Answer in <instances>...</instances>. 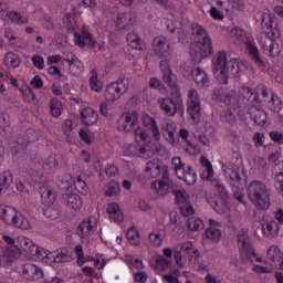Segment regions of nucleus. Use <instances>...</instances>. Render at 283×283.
Here are the masks:
<instances>
[{"instance_id":"f8f14e48","label":"nucleus","mask_w":283,"mask_h":283,"mask_svg":"<svg viewBox=\"0 0 283 283\" xmlns=\"http://www.w3.org/2000/svg\"><path fill=\"white\" fill-rule=\"evenodd\" d=\"M212 98L218 103H224L229 107H238L235 97L224 88H214Z\"/></svg>"},{"instance_id":"1a4fd4ad","label":"nucleus","mask_w":283,"mask_h":283,"mask_svg":"<svg viewBox=\"0 0 283 283\" xmlns=\"http://www.w3.org/2000/svg\"><path fill=\"white\" fill-rule=\"evenodd\" d=\"M200 109V98H198V92H196L195 90L189 91L187 112L195 123H200V116H202Z\"/></svg>"},{"instance_id":"a19ab883","label":"nucleus","mask_w":283,"mask_h":283,"mask_svg":"<svg viewBox=\"0 0 283 283\" xmlns=\"http://www.w3.org/2000/svg\"><path fill=\"white\" fill-rule=\"evenodd\" d=\"M4 65L7 67H19L21 65V57L12 52H8L4 55Z\"/></svg>"},{"instance_id":"09e8293b","label":"nucleus","mask_w":283,"mask_h":283,"mask_svg":"<svg viewBox=\"0 0 283 283\" xmlns=\"http://www.w3.org/2000/svg\"><path fill=\"white\" fill-rule=\"evenodd\" d=\"M7 17L12 23H17L18 25H23V23H28L29 21L27 15H21V13L17 11L7 12Z\"/></svg>"},{"instance_id":"e2e57ef3","label":"nucleus","mask_w":283,"mask_h":283,"mask_svg":"<svg viewBox=\"0 0 283 283\" xmlns=\"http://www.w3.org/2000/svg\"><path fill=\"white\" fill-rule=\"evenodd\" d=\"M179 211L184 218H189V216H193V213H196V211H193V205L189 201L181 203V206H179Z\"/></svg>"},{"instance_id":"aec40b11","label":"nucleus","mask_w":283,"mask_h":283,"mask_svg":"<svg viewBox=\"0 0 283 283\" xmlns=\"http://www.w3.org/2000/svg\"><path fill=\"white\" fill-rule=\"evenodd\" d=\"M164 83L169 85L171 88V94L174 98H180V88L178 87V77L174 72L169 71L168 73L163 74Z\"/></svg>"},{"instance_id":"bb28decb","label":"nucleus","mask_w":283,"mask_h":283,"mask_svg":"<svg viewBox=\"0 0 283 283\" xmlns=\"http://www.w3.org/2000/svg\"><path fill=\"white\" fill-rule=\"evenodd\" d=\"M158 103L161 109L168 114V116H176V112H178V104L171 98H159Z\"/></svg>"},{"instance_id":"3c124183","label":"nucleus","mask_w":283,"mask_h":283,"mask_svg":"<svg viewBox=\"0 0 283 283\" xmlns=\"http://www.w3.org/2000/svg\"><path fill=\"white\" fill-rule=\"evenodd\" d=\"M118 193H120V184L115 180L111 181L107 189L105 190V196L107 198H112L114 196H118Z\"/></svg>"},{"instance_id":"4d7b16f0","label":"nucleus","mask_w":283,"mask_h":283,"mask_svg":"<svg viewBox=\"0 0 283 283\" xmlns=\"http://www.w3.org/2000/svg\"><path fill=\"white\" fill-rule=\"evenodd\" d=\"M192 34L197 36V39H209V33H207V29L198 23H192Z\"/></svg>"},{"instance_id":"393cba45","label":"nucleus","mask_w":283,"mask_h":283,"mask_svg":"<svg viewBox=\"0 0 283 283\" xmlns=\"http://www.w3.org/2000/svg\"><path fill=\"white\" fill-rule=\"evenodd\" d=\"M40 196L43 205H54L56 202V192L50 186L40 187Z\"/></svg>"},{"instance_id":"49530a36","label":"nucleus","mask_w":283,"mask_h":283,"mask_svg":"<svg viewBox=\"0 0 283 283\" xmlns=\"http://www.w3.org/2000/svg\"><path fill=\"white\" fill-rule=\"evenodd\" d=\"M59 187L60 189L67 190L74 185V177L70 174H64L59 177Z\"/></svg>"},{"instance_id":"ddd939ff","label":"nucleus","mask_w":283,"mask_h":283,"mask_svg":"<svg viewBox=\"0 0 283 283\" xmlns=\"http://www.w3.org/2000/svg\"><path fill=\"white\" fill-rule=\"evenodd\" d=\"M242 70H247V65L240 64L235 59L228 61L224 66L227 83H229V76L240 78V72H242Z\"/></svg>"},{"instance_id":"7ed1b4c3","label":"nucleus","mask_w":283,"mask_h":283,"mask_svg":"<svg viewBox=\"0 0 283 283\" xmlns=\"http://www.w3.org/2000/svg\"><path fill=\"white\" fill-rule=\"evenodd\" d=\"M275 39H280V31H272L271 33L261 35L259 39L262 51L269 54V56H277L280 54V48Z\"/></svg>"},{"instance_id":"58836bf2","label":"nucleus","mask_w":283,"mask_h":283,"mask_svg":"<svg viewBox=\"0 0 283 283\" xmlns=\"http://www.w3.org/2000/svg\"><path fill=\"white\" fill-rule=\"evenodd\" d=\"M146 171H149L151 178H158L160 171H163V166H160V160L153 159L147 163Z\"/></svg>"},{"instance_id":"79ce46f5","label":"nucleus","mask_w":283,"mask_h":283,"mask_svg":"<svg viewBox=\"0 0 283 283\" xmlns=\"http://www.w3.org/2000/svg\"><path fill=\"white\" fill-rule=\"evenodd\" d=\"M19 242H20L21 249L25 253H29V255H32V253L35 252L34 250L36 249V244H34V242H32L29 238L21 237L19 239Z\"/></svg>"},{"instance_id":"c85d7f7f","label":"nucleus","mask_w":283,"mask_h":283,"mask_svg":"<svg viewBox=\"0 0 283 283\" xmlns=\"http://www.w3.org/2000/svg\"><path fill=\"white\" fill-rule=\"evenodd\" d=\"M261 25L263 28V34L271 33V32H280L277 30V23L273 21V17H271L269 13H263L261 18Z\"/></svg>"},{"instance_id":"6e6d98bb","label":"nucleus","mask_w":283,"mask_h":283,"mask_svg":"<svg viewBox=\"0 0 283 283\" xmlns=\"http://www.w3.org/2000/svg\"><path fill=\"white\" fill-rule=\"evenodd\" d=\"M189 231H201L205 229V223L199 218H190L187 221Z\"/></svg>"},{"instance_id":"c9c22d12","label":"nucleus","mask_w":283,"mask_h":283,"mask_svg":"<svg viewBox=\"0 0 283 283\" xmlns=\"http://www.w3.org/2000/svg\"><path fill=\"white\" fill-rule=\"evenodd\" d=\"M270 112L280 114L282 112L283 103L277 94H271L270 101L265 104Z\"/></svg>"},{"instance_id":"4be33fe9","label":"nucleus","mask_w":283,"mask_h":283,"mask_svg":"<svg viewBox=\"0 0 283 283\" xmlns=\"http://www.w3.org/2000/svg\"><path fill=\"white\" fill-rule=\"evenodd\" d=\"M80 116L84 125L91 127L92 125L98 123V113L92 107H86L81 111Z\"/></svg>"},{"instance_id":"20e7f679","label":"nucleus","mask_w":283,"mask_h":283,"mask_svg":"<svg viewBox=\"0 0 283 283\" xmlns=\"http://www.w3.org/2000/svg\"><path fill=\"white\" fill-rule=\"evenodd\" d=\"M150 187L158 191L159 196H167L176 191L174 182L169 179V166H163V178L158 182L153 181Z\"/></svg>"},{"instance_id":"c03bdc74","label":"nucleus","mask_w":283,"mask_h":283,"mask_svg":"<svg viewBox=\"0 0 283 283\" xmlns=\"http://www.w3.org/2000/svg\"><path fill=\"white\" fill-rule=\"evenodd\" d=\"M172 195L175 196V202L176 205H179V207L181 205H185L187 202H189L191 196H189V192H187V190H176L172 192Z\"/></svg>"},{"instance_id":"2eb2a0df","label":"nucleus","mask_w":283,"mask_h":283,"mask_svg":"<svg viewBox=\"0 0 283 283\" xmlns=\"http://www.w3.org/2000/svg\"><path fill=\"white\" fill-rule=\"evenodd\" d=\"M74 39L75 44L78 45V48H85V45H87L91 50L96 48V41L92 36V33H90L87 30H82V34L75 32Z\"/></svg>"},{"instance_id":"8fccbe9b","label":"nucleus","mask_w":283,"mask_h":283,"mask_svg":"<svg viewBox=\"0 0 283 283\" xmlns=\"http://www.w3.org/2000/svg\"><path fill=\"white\" fill-rule=\"evenodd\" d=\"M212 185L216 187V191L218 196H220L221 200L227 202V200H229V191L227 190V187H224L223 184L218 180H213Z\"/></svg>"},{"instance_id":"f704fd0d","label":"nucleus","mask_w":283,"mask_h":283,"mask_svg":"<svg viewBox=\"0 0 283 283\" xmlns=\"http://www.w3.org/2000/svg\"><path fill=\"white\" fill-rule=\"evenodd\" d=\"M179 180H185L187 185H196L198 175L193 171L191 166H188L187 169H182V174L179 175Z\"/></svg>"},{"instance_id":"a211bd4d","label":"nucleus","mask_w":283,"mask_h":283,"mask_svg":"<svg viewBox=\"0 0 283 283\" xmlns=\"http://www.w3.org/2000/svg\"><path fill=\"white\" fill-rule=\"evenodd\" d=\"M245 45L253 63H255L258 67H261V70H264V67H266V63H264V60L260 56V50L258 46L251 41H247Z\"/></svg>"},{"instance_id":"cd10ccee","label":"nucleus","mask_w":283,"mask_h":283,"mask_svg":"<svg viewBox=\"0 0 283 283\" xmlns=\"http://www.w3.org/2000/svg\"><path fill=\"white\" fill-rule=\"evenodd\" d=\"M52 262H55L56 264L72 262V251L67 250V248H62L56 252H52Z\"/></svg>"},{"instance_id":"603ef678","label":"nucleus","mask_w":283,"mask_h":283,"mask_svg":"<svg viewBox=\"0 0 283 283\" xmlns=\"http://www.w3.org/2000/svg\"><path fill=\"white\" fill-rule=\"evenodd\" d=\"M177 248L179 251H184L186 255H189V258H192L193 253H198V249L193 248V243L191 241L180 243Z\"/></svg>"},{"instance_id":"f257e3e1","label":"nucleus","mask_w":283,"mask_h":283,"mask_svg":"<svg viewBox=\"0 0 283 283\" xmlns=\"http://www.w3.org/2000/svg\"><path fill=\"white\" fill-rule=\"evenodd\" d=\"M248 198L254 205L255 209L264 211L271 207V193L266 185L260 180L250 182L247 189Z\"/></svg>"},{"instance_id":"69168bd1","label":"nucleus","mask_w":283,"mask_h":283,"mask_svg":"<svg viewBox=\"0 0 283 283\" xmlns=\"http://www.w3.org/2000/svg\"><path fill=\"white\" fill-rule=\"evenodd\" d=\"M73 185L75 186L76 191L78 193H87V184L81 176H77L75 180L73 181Z\"/></svg>"},{"instance_id":"473e14b6","label":"nucleus","mask_w":283,"mask_h":283,"mask_svg":"<svg viewBox=\"0 0 283 283\" xmlns=\"http://www.w3.org/2000/svg\"><path fill=\"white\" fill-rule=\"evenodd\" d=\"M13 179L14 177L10 170L0 174V196H3V193L10 189Z\"/></svg>"},{"instance_id":"6ab92c4d","label":"nucleus","mask_w":283,"mask_h":283,"mask_svg":"<svg viewBox=\"0 0 283 283\" xmlns=\"http://www.w3.org/2000/svg\"><path fill=\"white\" fill-rule=\"evenodd\" d=\"M95 227H96V218L91 217L87 221H83L82 223H80L76 230V233L83 239L90 238Z\"/></svg>"},{"instance_id":"a878e982","label":"nucleus","mask_w":283,"mask_h":283,"mask_svg":"<svg viewBox=\"0 0 283 283\" xmlns=\"http://www.w3.org/2000/svg\"><path fill=\"white\" fill-rule=\"evenodd\" d=\"M106 211L109 214L111 220L114 222H123V220H125L123 211H120V206L116 202L107 203Z\"/></svg>"},{"instance_id":"0eeeda50","label":"nucleus","mask_w":283,"mask_h":283,"mask_svg":"<svg viewBox=\"0 0 283 283\" xmlns=\"http://www.w3.org/2000/svg\"><path fill=\"white\" fill-rule=\"evenodd\" d=\"M138 125V113H124L117 120V128L119 132H125L126 134L129 132H134L136 126Z\"/></svg>"},{"instance_id":"052dcab7","label":"nucleus","mask_w":283,"mask_h":283,"mask_svg":"<svg viewBox=\"0 0 283 283\" xmlns=\"http://www.w3.org/2000/svg\"><path fill=\"white\" fill-rule=\"evenodd\" d=\"M253 96H255V94H253V90L249 86H243L239 92V98L247 103H250Z\"/></svg>"},{"instance_id":"5701e85b","label":"nucleus","mask_w":283,"mask_h":283,"mask_svg":"<svg viewBox=\"0 0 283 283\" xmlns=\"http://www.w3.org/2000/svg\"><path fill=\"white\" fill-rule=\"evenodd\" d=\"M261 227L266 238H277V234L280 233V226L276 223L275 220H271V221L262 220Z\"/></svg>"},{"instance_id":"bf43d9fd","label":"nucleus","mask_w":283,"mask_h":283,"mask_svg":"<svg viewBox=\"0 0 283 283\" xmlns=\"http://www.w3.org/2000/svg\"><path fill=\"white\" fill-rule=\"evenodd\" d=\"M264 102L260 98V93H254L253 97L248 103V109H262Z\"/></svg>"},{"instance_id":"4468645a","label":"nucleus","mask_w":283,"mask_h":283,"mask_svg":"<svg viewBox=\"0 0 283 283\" xmlns=\"http://www.w3.org/2000/svg\"><path fill=\"white\" fill-rule=\"evenodd\" d=\"M23 277L29 282H36L43 279V270L32 263H25L23 265Z\"/></svg>"},{"instance_id":"864d4df0","label":"nucleus","mask_w":283,"mask_h":283,"mask_svg":"<svg viewBox=\"0 0 283 283\" xmlns=\"http://www.w3.org/2000/svg\"><path fill=\"white\" fill-rule=\"evenodd\" d=\"M34 251L35 252L31 253V255H34L39 260H50V262H52V252L36 245Z\"/></svg>"},{"instance_id":"680f3d73","label":"nucleus","mask_w":283,"mask_h":283,"mask_svg":"<svg viewBox=\"0 0 283 283\" xmlns=\"http://www.w3.org/2000/svg\"><path fill=\"white\" fill-rule=\"evenodd\" d=\"M148 128L150 129L155 140H160V129H158V124L154 117H148Z\"/></svg>"},{"instance_id":"4c0bfd02","label":"nucleus","mask_w":283,"mask_h":283,"mask_svg":"<svg viewBox=\"0 0 283 283\" xmlns=\"http://www.w3.org/2000/svg\"><path fill=\"white\" fill-rule=\"evenodd\" d=\"M196 46L199 48L203 56L208 57L213 54V44L211 43V38H205L201 42H197Z\"/></svg>"},{"instance_id":"37998d69","label":"nucleus","mask_w":283,"mask_h":283,"mask_svg":"<svg viewBox=\"0 0 283 283\" xmlns=\"http://www.w3.org/2000/svg\"><path fill=\"white\" fill-rule=\"evenodd\" d=\"M43 213L48 220H59L61 218V207L50 206L44 209Z\"/></svg>"},{"instance_id":"0e129e2a","label":"nucleus","mask_w":283,"mask_h":283,"mask_svg":"<svg viewBox=\"0 0 283 283\" xmlns=\"http://www.w3.org/2000/svg\"><path fill=\"white\" fill-rule=\"evenodd\" d=\"M63 107V104L59 99H51L50 101V111L51 115H53L55 118L59 117L61 114V108Z\"/></svg>"},{"instance_id":"b1692460","label":"nucleus","mask_w":283,"mask_h":283,"mask_svg":"<svg viewBox=\"0 0 283 283\" xmlns=\"http://www.w3.org/2000/svg\"><path fill=\"white\" fill-rule=\"evenodd\" d=\"M190 74L199 87H209V75L200 67L190 71Z\"/></svg>"},{"instance_id":"de8ad7c7","label":"nucleus","mask_w":283,"mask_h":283,"mask_svg":"<svg viewBox=\"0 0 283 283\" xmlns=\"http://www.w3.org/2000/svg\"><path fill=\"white\" fill-rule=\"evenodd\" d=\"M151 262H154L151 264V266H154V269H160V271H167V269H169V261L167 259H165L163 255H156L151 259Z\"/></svg>"},{"instance_id":"f03ea898","label":"nucleus","mask_w":283,"mask_h":283,"mask_svg":"<svg viewBox=\"0 0 283 283\" xmlns=\"http://www.w3.org/2000/svg\"><path fill=\"white\" fill-rule=\"evenodd\" d=\"M127 90H129V78H127L125 74H120L116 82L107 85L104 96L106 101L114 103V101H118L123 94H127Z\"/></svg>"},{"instance_id":"5fc2aeb1","label":"nucleus","mask_w":283,"mask_h":283,"mask_svg":"<svg viewBox=\"0 0 283 283\" xmlns=\"http://www.w3.org/2000/svg\"><path fill=\"white\" fill-rule=\"evenodd\" d=\"M126 41L130 48H134L135 50H142L140 43H143V40L136 35V33H128L126 36Z\"/></svg>"},{"instance_id":"f3484780","label":"nucleus","mask_w":283,"mask_h":283,"mask_svg":"<svg viewBox=\"0 0 283 283\" xmlns=\"http://www.w3.org/2000/svg\"><path fill=\"white\" fill-rule=\"evenodd\" d=\"M62 202L70 207V209H81L83 207V200L77 193L65 191L62 193Z\"/></svg>"},{"instance_id":"2f4dec72","label":"nucleus","mask_w":283,"mask_h":283,"mask_svg":"<svg viewBox=\"0 0 283 283\" xmlns=\"http://www.w3.org/2000/svg\"><path fill=\"white\" fill-rule=\"evenodd\" d=\"M18 212V209L6 206L4 208H0V218L6 222V224H12Z\"/></svg>"},{"instance_id":"774afa93","label":"nucleus","mask_w":283,"mask_h":283,"mask_svg":"<svg viewBox=\"0 0 283 283\" xmlns=\"http://www.w3.org/2000/svg\"><path fill=\"white\" fill-rule=\"evenodd\" d=\"M149 87H151L153 90H158L159 92H161V94L167 91L165 84H163V82L158 80V77H151L149 80Z\"/></svg>"},{"instance_id":"c756f323","label":"nucleus","mask_w":283,"mask_h":283,"mask_svg":"<svg viewBox=\"0 0 283 283\" xmlns=\"http://www.w3.org/2000/svg\"><path fill=\"white\" fill-rule=\"evenodd\" d=\"M64 61L69 63V70L74 76L83 72V63L81 62V60H78L76 55L71 54V56L64 59Z\"/></svg>"},{"instance_id":"dca6fc26","label":"nucleus","mask_w":283,"mask_h":283,"mask_svg":"<svg viewBox=\"0 0 283 283\" xmlns=\"http://www.w3.org/2000/svg\"><path fill=\"white\" fill-rule=\"evenodd\" d=\"M161 135L172 147L178 145V137L176 136V125L174 122H166L161 127Z\"/></svg>"},{"instance_id":"ea45409f","label":"nucleus","mask_w":283,"mask_h":283,"mask_svg":"<svg viewBox=\"0 0 283 283\" xmlns=\"http://www.w3.org/2000/svg\"><path fill=\"white\" fill-rule=\"evenodd\" d=\"M206 238L207 239L203 241V244H207L209 240L218 243L220 242V238H222V232L216 227H210L206 230Z\"/></svg>"},{"instance_id":"72a5a7b5","label":"nucleus","mask_w":283,"mask_h":283,"mask_svg":"<svg viewBox=\"0 0 283 283\" xmlns=\"http://www.w3.org/2000/svg\"><path fill=\"white\" fill-rule=\"evenodd\" d=\"M136 23V18L132 13H118L116 25L119 30H125L128 25H134Z\"/></svg>"},{"instance_id":"9d476101","label":"nucleus","mask_w":283,"mask_h":283,"mask_svg":"<svg viewBox=\"0 0 283 283\" xmlns=\"http://www.w3.org/2000/svg\"><path fill=\"white\" fill-rule=\"evenodd\" d=\"M21 258V250L17 245L4 248L0 254V266H10L12 262H17Z\"/></svg>"},{"instance_id":"13d9d810","label":"nucleus","mask_w":283,"mask_h":283,"mask_svg":"<svg viewBox=\"0 0 283 283\" xmlns=\"http://www.w3.org/2000/svg\"><path fill=\"white\" fill-rule=\"evenodd\" d=\"M190 56L195 63H200L202 59H207L205 53L201 52L200 46L196 44L190 48Z\"/></svg>"},{"instance_id":"39448f33","label":"nucleus","mask_w":283,"mask_h":283,"mask_svg":"<svg viewBox=\"0 0 283 283\" xmlns=\"http://www.w3.org/2000/svg\"><path fill=\"white\" fill-rule=\"evenodd\" d=\"M39 140V136L34 129H28L25 135H20L15 140L11 143V149L13 154H19V151H23L30 143H35Z\"/></svg>"},{"instance_id":"e433bc0d","label":"nucleus","mask_w":283,"mask_h":283,"mask_svg":"<svg viewBox=\"0 0 283 283\" xmlns=\"http://www.w3.org/2000/svg\"><path fill=\"white\" fill-rule=\"evenodd\" d=\"M11 227H17V229H22V231H28L30 229V220L22 216L21 212H17L13 221H11Z\"/></svg>"},{"instance_id":"423d86ee","label":"nucleus","mask_w":283,"mask_h":283,"mask_svg":"<svg viewBox=\"0 0 283 283\" xmlns=\"http://www.w3.org/2000/svg\"><path fill=\"white\" fill-rule=\"evenodd\" d=\"M213 72L217 74V78L221 85H227V73L224 67H227V52L219 51L213 59Z\"/></svg>"},{"instance_id":"6e6552de","label":"nucleus","mask_w":283,"mask_h":283,"mask_svg":"<svg viewBox=\"0 0 283 283\" xmlns=\"http://www.w3.org/2000/svg\"><path fill=\"white\" fill-rule=\"evenodd\" d=\"M153 51L158 59H169L171 56V44L167 43V39L157 36L153 40Z\"/></svg>"},{"instance_id":"338daca9","label":"nucleus","mask_w":283,"mask_h":283,"mask_svg":"<svg viewBox=\"0 0 283 283\" xmlns=\"http://www.w3.org/2000/svg\"><path fill=\"white\" fill-rule=\"evenodd\" d=\"M221 120L222 123H227V125H235V115L231 111H223L221 113Z\"/></svg>"},{"instance_id":"7c9ffc66","label":"nucleus","mask_w":283,"mask_h":283,"mask_svg":"<svg viewBox=\"0 0 283 283\" xmlns=\"http://www.w3.org/2000/svg\"><path fill=\"white\" fill-rule=\"evenodd\" d=\"M248 113L250 114L251 119L255 125H259V127H264L266 125V113L263 109H248Z\"/></svg>"},{"instance_id":"412c9836","label":"nucleus","mask_w":283,"mask_h":283,"mask_svg":"<svg viewBox=\"0 0 283 283\" xmlns=\"http://www.w3.org/2000/svg\"><path fill=\"white\" fill-rule=\"evenodd\" d=\"M224 176L231 182L232 189H240V185L242 182V177L240 176V167L234 166L224 170Z\"/></svg>"},{"instance_id":"9b49d317","label":"nucleus","mask_w":283,"mask_h":283,"mask_svg":"<svg viewBox=\"0 0 283 283\" xmlns=\"http://www.w3.org/2000/svg\"><path fill=\"white\" fill-rule=\"evenodd\" d=\"M238 242L240 244V253L247 255V258H253L255 255V249L251 245L249 233L245 230H241L238 235Z\"/></svg>"},{"instance_id":"a18cd8bd","label":"nucleus","mask_w":283,"mask_h":283,"mask_svg":"<svg viewBox=\"0 0 283 283\" xmlns=\"http://www.w3.org/2000/svg\"><path fill=\"white\" fill-rule=\"evenodd\" d=\"M126 238L133 247H140V234L136 228H129L126 233Z\"/></svg>"}]
</instances>
